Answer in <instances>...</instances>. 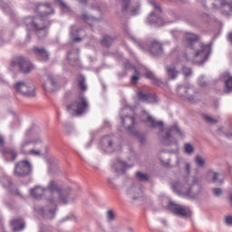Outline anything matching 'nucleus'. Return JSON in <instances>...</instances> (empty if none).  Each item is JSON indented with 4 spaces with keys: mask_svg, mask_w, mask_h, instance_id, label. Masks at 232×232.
Masks as SVG:
<instances>
[{
    "mask_svg": "<svg viewBox=\"0 0 232 232\" xmlns=\"http://www.w3.org/2000/svg\"><path fill=\"white\" fill-rule=\"evenodd\" d=\"M30 195L33 198H36L39 200L46 195L48 206L44 208H35L37 213H40L42 217L44 218H53L55 217V209H57V202H61L62 204H68L70 200L68 197H70V193L66 189H61L59 186H57V181L51 180L47 188H44L41 186H36L34 188L30 189Z\"/></svg>",
    "mask_w": 232,
    "mask_h": 232,
    "instance_id": "f257e3e1",
    "label": "nucleus"
},
{
    "mask_svg": "<svg viewBox=\"0 0 232 232\" xmlns=\"http://www.w3.org/2000/svg\"><path fill=\"white\" fill-rule=\"evenodd\" d=\"M197 41H198V35L191 32L184 33L183 42L187 44L184 57L188 63L204 64L211 53V45L198 43Z\"/></svg>",
    "mask_w": 232,
    "mask_h": 232,
    "instance_id": "f03ea898",
    "label": "nucleus"
},
{
    "mask_svg": "<svg viewBox=\"0 0 232 232\" xmlns=\"http://www.w3.org/2000/svg\"><path fill=\"white\" fill-rule=\"evenodd\" d=\"M140 119L142 122H145V124H150V128L160 129V136L162 137V143L165 144V146H169L175 142L174 137L177 133L179 135H182V131H180V129L177 125L164 130V123L161 121H157L153 117H151V115L146 112V111H142Z\"/></svg>",
    "mask_w": 232,
    "mask_h": 232,
    "instance_id": "7ed1b4c3",
    "label": "nucleus"
},
{
    "mask_svg": "<svg viewBox=\"0 0 232 232\" xmlns=\"http://www.w3.org/2000/svg\"><path fill=\"white\" fill-rule=\"evenodd\" d=\"M191 169V165L186 163L185 171L187 175L184 178V182L180 180H174L170 183V186L178 195H182L183 197H189L191 195V189L193 186L198 184V178L197 176H189V171Z\"/></svg>",
    "mask_w": 232,
    "mask_h": 232,
    "instance_id": "20e7f679",
    "label": "nucleus"
},
{
    "mask_svg": "<svg viewBox=\"0 0 232 232\" xmlns=\"http://www.w3.org/2000/svg\"><path fill=\"white\" fill-rule=\"evenodd\" d=\"M20 153L23 155H33V157H44L48 153V146L41 138L25 140L20 144Z\"/></svg>",
    "mask_w": 232,
    "mask_h": 232,
    "instance_id": "39448f33",
    "label": "nucleus"
},
{
    "mask_svg": "<svg viewBox=\"0 0 232 232\" xmlns=\"http://www.w3.org/2000/svg\"><path fill=\"white\" fill-rule=\"evenodd\" d=\"M43 17L34 18V16L25 17L24 24L25 28L31 32H36L38 37H44L46 35V26L43 25Z\"/></svg>",
    "mask_w": 232,
    "mask_h": 232,
    "instance_id": "423d86ee",
    "label": "nucleus"
},
{
    "mask_svg": "<svg viewBox=\"0 0 232 232\" xmlns=\"http://www.w3.org/2000/svg\"><path fill=\"white\" fill-rule=\"evenodd\" d=\"M88 108H90L88 99L82 94H80L77 100L72 102L67 107V111L72 116L82 115V113H86V111H88Z\"/></svg>",
    "mask_w": 232,
    "mask_h": 232,
    "instance_id": "0eeeda50",
    "label": "nucleus"
},
{
    "mask_svg": "<svg viewBox=\"0 0 232 232\" xmlns=\"http://www.w3.org/2000/svg\"><path fill=\"white\" fill-rule=\"evenodd\" d=\"M178 95L183 99V101H188L191 104H195L198 101V92L193 88V85L186 84L179 85L177 89Z\"/></svg>",
    "mask_w": 232,
    "mask_h": 232,
    "instance_id": "6e6552de",
    "label": "nucleus"
},
{
    "mask_svg": "<svg viewBox=\"0 0 232 232\" xmlns=\"http://www.w3.org/2000/svg\"><path fill=\"white\" fill-rule=\"evenodd\" d=\"M201 3H210L213 10H218L223 15H232V0H203Z\"/></svg>",
    "mask_w": 232,
    "mask_h": 232,
    "instance_id": "1a4fd4ad",
    "label": "nucleus"
},
{
    "mask_svg": "<svg viewBox=\"0 0 232 232\" xmlns=\"http://www.w3.org/2000/svg\"><path fill=\"white\" fill-rule=\"evenodd\" d=\"M16 93L24 97H35V85L30 81H18L14 85Z\"/></svg>",
    "mask_w": 232,
    "mask_h": 232,
    "instance_id": "9d476101",
    "label": "nucleus"
},
{
    "mask_svg": "<svg viewBox=\"0 0 232 232\" xmlns=\"http://www.w3.org/2000/svg\"><path fill=\"white\" fill-rule=\"evenodd\" d=\"M11 68L14 70H20L23 73H30V72H33V70L35 69V66L32 64L30 60L20 56L11 63Z\"/></svg>",
    "mask_w": 232,
    "mask_h": 232,
    "instance_id": "9b49d317",
    "label": "nucleus"
},
{
    "mask_svg": "<svg viewBox=\"0 0 232 232\" xmlns=\"http://www.w3.org/2000/svg\"><path fill=\"white\" fill-rule=\"evenodd\" d=\"M32 173V163L28 160H22L14 167V175L16 177H26Z\"/></svg>",
    "mask_w": 232,
    "mask_h": 232,
    "instance_id": "f8f14e48",
    "label": "nucleus"
},
{
    "mask_svg": "<svg viewBox=\"0 0 232 232\" xmlns=\"http://www.w3.org/2000/svg\"><path fill=\"white\" fill-rule=\"evenodd\" d=\"M131 110V107H125L121 111V121L123 128L126 130H133V124H135V117H130L128 115H124L125 111Z\"/></svg>",
    "mask_w": 232,
    "mask_h": 232,
    "instance_id": "ddd939ff",
    "label": "nucleus"
},
{
    "mask_svg": "<svg viewBox=\"0 0 232 232\" xmlns=\"http://www.w3.org/2000/svg\"><path fill=\"white\" fill-rule=\"evenodd\" d=\"M169 208L174 215H177L178 217H189L190 211L188 208H184L181 205H178L177 203L174 202H169Z\"/></svg>",
    "mask_w": 232,
    "mask_h": 232,
    "instance_id": "4468645a",
    "label": "nucleus"
},
{
    "mask_svg": "<svg viewBox=\"0 0 232 232\" xmlns=\"http://www.w3.org/2000/svg\"><path fill=\"white\" fill-rule=\"evenodd\" d=\"M147 50L152 53V55H162L164 53V50L162 49V44L158 41H151L147 47Z\"/></svg>",
    "mask_w": 232,
    "mask_h": 232,
    "instance_id": "2eb2a0df",
    "label": "nucleus"
},
{
    "mask_svg": "<svg viewBox=\"0 0 232 232\" xmlns=\"http://www.w3.org/2000/svg\"><path fill=\"white\" fill-rule=\"evenodd\" d=\"M173 23V21H170ZM170 22H164L160 16L155 14L154 12L150 13L147 18L148 24H154V26H164V24H169Z\"/></svg>",
    "mask_w": 232,
    "mask_h": 232,
    "instance_id": "dca6fc26",
    "label": "nucleus"
},
{
    "mask_svg": "<svg viewBox=\"0 0 232 232\" xmlns=\"http://www.w3.org/2000/svg\"><path fill=\"white\" fill-rule=\"evenodd\" d=\"M206 178L211 182H218L219 184H222V182H224V179H226V174H224V172H215L213 170H209L207 173Z\"/></svg>",
    "mask_w": 232,
    "mask_h": 232,
    "instance_id": "f3484780",
    "label": "nucleus"
},
{
    "mask_svg": "<svg viewBox=\"0 0 232 232\" xmlns=\"http://www.w3.org/2000/svg\"><path fill=\"white\" fill-rule=\"evenodd\" d=\"M126 194L133 200H137V198H140V197H142L143 191L142 188H140V187L130 185V187H128Z\"/></svg>",
    "mask_w": 232,
    "mask_h": 232,
    "instance_id": "a211bd4d",
    "label": "nucleus"
},
{
    "mask_svg": "<svg viewBox=\"0 0 232 232\" xmlns=\"http://www.w3.org/2000/svg\"><path fill=\"white\" fill-rule=\"evenodd\" d=\"M45 92H55L57 90V80L53 75H48L47 80L44 83Z\"/></svg>",
    "mask_w": 232,
    "mask_h": 232,
    "instance_id": "6ab92c4d",
    "label": "nucleus"
},
{
    "mask_svg": "<svg viewBox=\"0 0 232 232\" xmlns=\"http://www.w3.org/2000/svg\"><path fill=\"white\" fill-rule=\"evenodd\" d=\"M180 68H182V64L178 62L176 65H170L169 67H167V74L169 75V77H170V79H177V76L179 75V73H180V72L179 71L180 70Z\"/></svg>",
    "mask_w": 232,
    "mask_h": 232,
    "instance_id": "aec40b11",
    "label": "nucleus"
},
{
    "mask_svg": "<svg viewBox=\"0 0 232 232\" xmlns=\"http://www.w3.org/2000/svg\"><path fill=\"white\" fill-rule=\"evenodd\" d=\"M70 34H71V39L72 41H73V43H81V40L82 39L81 35H84L86 32H84V30L82 29H79L77 31V28L75 26H72Z\"/></svg>",
    "mask_w": 232,
    "mask_h": 232,
    "instance_id": "412c9836",
    "label": "nucleus"
},
{
    "mask_svg": "<svg viewBox=\"0 0 232 232\" xmlns=\"http://www.w3.org/2000/svg\"><path fill=\"white\" fill-rule=\"evenodd\" d=\"M67 59L69 64H72V66H79V64H81V62L79 61V50L68 53Z\"/></svg>",
    "mask_w": 232,
    "mask_h": 232,
    "instance_id": "4be33fe9",
    "label": "nucleus"
},
{
    "mask_svg": "<svg viewBox=\"0 0 232 232\" xmlns=\"http://www.w3.org/2000/svg\"><path fill=\"white\" fill-rule=\"evenodd\" d=\"M138 97L140 99V101H143V102H148L149 104H153V102H157V96L153 94L139 92Z\"/></svg>",
    "mask_w": 232,
    "mask_h": 232,
    "instance_id": "5701e85b",
    "label": "nucleus"
},
{
    "mask_svg": "<svg viewBox=\"0 0 232 232\" xmlns=\"http://www.w3.org/2000/svg\"><path fill=\"white\" fill-rule=\"evenodd\" d=\"M102 146L106 153L113 152V145L111 143V140H110V137L104 136L102 138Z\"/></svg>",
    "mask_w": 232,
    "mask_h": 232,
    "instance_id": "b1692460",
    "label": "nucleus"
},
{
    "mask_svg": "<svg viewBox=\"0 0 232 232\" xmlns=\"http://www.w3.org/2000/svg\"><path fill=\"white\" fill-rule=\"evenodd\" d=\"M221 81L225 82L226 92H232V75L229 72H225L221 75Z\"/></svg>",
    "mask_w": 232,
    "mask_h": 232,
    "instance_id": "393cba45",
    "label": "nucleus"
},
{
    "mask_svg": "<svg viewBox=\"0 0 232 232\" xmlns=\"http://www.w3.org/2000/svg\"><path fill=\"white\" fill-rule=\"evenodd\" d=\"M33 51L34 52L36 57L40 59V61H48V57H50V54L46 50L43 48L34 47Z\"/></svg>",
    "mask_w": 232,
    "mask_h": 232,
    "instance_id": "a878e982",
    "label": "nucleus"
},
{
    "mask_svg": "<svg viewBox=\"0 0 232 232\" xmlns=\"http://www.w3.org/2000/svg\"><path fill=\"white\" fill-rule=\"evenodd\" d=\"M10 226L14 232L23 231L24 229V221L23 219H14Z\"/></svg>",
    "mask_w": 232,
    "mask_h": 232,
    "instance_id": "bb28decb",
    "label": "nucleus"
},
{
    "mask_svg": "<svg viewBox=\"0 0 232 232\" xmlns=\"http://www.w3.org/2000/svg\"><path fill=\"white\" fill-rule=\"evenodd\" d=\"M125 35L130 39L131 41H133V43L136 44V45L140 48V50H142V52H144L146 50V48L144 47V44H140V42L137 41V38H135V36H133V34H131V32L130 31V29L125 28Z\"/></svg>",
    "mask_w": 232,
    "mask_h": 232,
    "instance_id": "cd10ccee",
    "label": "nucleus"
},
{
    "mask_svg": "<svg viewBox=\"0 0 232 232\" xmlns=\"http://www.w3.org/2000/svg\"><path fill=\"white\" fill-rule=\"evenodd\" d=\"M39 10H41L42 12H44V10H50V12L44 13V17H46V15H50V14H54V12H55L50 4L38 5V6L36 8V12H39Z\"/></svg>",
    "mask_w": 232,
    "mask_h": 232,
    "instance_id": "c85d7f7f",
    "label": "nucleus"
},
{
    "mask_svg": "<svg viewBox=\"0 0 232 232\" xmlns=\"http://www.w3.org/2000/svg\"><path fill=\"white\" fill-rule=\"evenodd\" d=\"M126 168H128V165L124 161H118L116 165H113V169L118 173V175H121L126 171Z\"/></svg>",
    "mask_w": 232,
    "mask_h": 232,
    "instance_id": "c756f323",
    "label": "nucleus"
},
{
    "mask_svg": "<svg viewBox=\"0 0 232 232\" xmlns=\"http://www.w3.org/2000/svg\"><path fill=\"white\" fill-rule=\"evenodd\" d=\"M145 77H147V79H150V81H152V83L156 84V86H162V81L157 78V76H155V73H153V72H147V73L145 74Z\"/></svg>",
    "mask_w": 232,
    "mask_h": 232,
    "instance_id": "7c9ffc66",
    "label": "nucleus"
},
{
    "mask_svg": "<svg viewBox=\"0 0 232 232\" xmlns=\"http://www.w3.org/2000/svg\"><path fill=\"white\" fill-rule=\"evenodd\" d=\"M82 19L87 23V24H90V26H92L93 24L99 23V20L97 18H94L92 16H88V14H83L82 15Z\"/></svg>",
    "mask_w": 232,
    "mask_h": 232,
    "instance_id": "2f4dec72",
    "label": "nucleus"
},
{
    "mask_svg": "<svg viewBox=\"0 0 232 232\" xmlns=\"http://www.w3.org/2000/svg\"><path fill=\"white\" fill-rule=\"evenodd\" d=\"M78 84L81 88L82 92H86V90H88V87L86 86V79L84 78V76L82 75H79L78 76Z\"/></svg>",
    "mask_w": 232,
    "mask_h": 232,
    "instance_id": "473e14b6",
    "label": "nucleus"
},
{
    "mask_svg": "<svg viewBox=\"0 0 232 232\" xmlns=\"http://www.w3.org/2000/svg\"><path fill=\"white\" fill-rule=\"evenodd\" d=\"M113 41H115V37L111 35H106L102 40V44L103 46H111V43H113Z\"/></svg>",
    "mask_w": 232,
    "mask_h": 232,
    "instance_id": "72a5a7b5",
    "label": "nucleus"
},
{
    "mask_svg": "<svg viewBox=\"0 0 232 232\" xmlns=\"http://www.w3.org/2000/svg\"><path fill=\"white\" fill-rule=\"evenodd\" d=\"M184 151L187 153V155H193V153H195V147H193L191 143H185Z\"/></svg>",
    "mask_w": 232,
    "mask_h": 232,
    "instance_id": "f704fd0d",
    "label": "nucleus"
},
{
    "mask_svg": "<svg viewBox=\"0 0 232 232\" xmlns=\"http://www.w3.org/2000/svg\"><path fill=\"white\" fill-rule=\"evenodd\" d=\"M197 166H199V168H204L205 164H206V160H204V158L200 155H197L194 159Z\"/></svg>",
    "mask_w": 232,
    "mask_h": 232,
    "instance_id": "c9c22d12",
    "label": "nucleus"
},
{
    "mask_svg": "<svg viewBox=\"0 0 232 232\" xmlns=\"http://www.w3.org/2000/svg\"><path fill=\"white\" fill-rule=\"evenodd\" d=\"M136 177L138 180H141V181L150 180V176H148V174L144 172H137Z\"/></svg>",
    "mask_w": 232,
    "mask_h": 232,
    "instance_id": "e433bc0d",
    "label": "nucleus"
},
{
    "mask_svg": "<svg viewBox=\"0 0 232 232\" xmlns=\"http://www.w3.org/2000/svg\"><path fill=\"white\" fill-rule=\"evenodd\" d=\"M5 155L6 157H11V160H14L17 158V152H15V150L13 149H8L5 150Z\"/></svg>",
    "mask_w": 232,
    "mask_h": 232,
    "instance_id": "4c0bfd02",
    "label": "nucleus"
},
{
    "mask_svg": "<svg viewBox=\"0 0 232 232\" xmlns=\"http://www.w3.org/2000/svg\"><path fill=\"white\" fill-rule=\"evenodd\" d=\"M203 118L206 121V122H209L210 124H215V123L218 122V119H215L207 114L203 115Z\"/></svg>",
    "mask_w": 232,
    "mask_h": 232,
    "instance_id": "58836bf2",
    "label": "nucleus"
},
{
    "mask_svg": "<svg viewBox=\"0 0 232 232\" xmlns=\"http://www.w3.org/2000/svg\"><path fill=\"white\" fill-rule=\"evenodd\" d=\"M150 5H151L153 6V8H155V10L160 14L162 13V8L160 7V5L159 4H156L155 0H149Z\"/></svg>",
    "mask_w": 232,
    "mask_h": 232,
    "instance_id": "ea45409f",
    "label": "nucleus"
},
{
    "mask_svg": "<svg viewBox=\"0 0 232 232\" xmlns=\"http://www.w3.org/2000/svg\"><path fill=\"white\" fill-rule=\"evenodd\" d=\"M204 79H206V76L204 75L199 76L198 79V83L201 88L208 86V82H204Z\"/></svg>",
    "mask_w": 232,
    "mask_h": 232,
    "instance_id": "a19ab883",
    "label": "nucleus"
},
{
    "mask_svg": "<svg viewBox=\"0 0 232 232\" xmlns=\"http://www.w3.org/2000/svg\"><path fill=\"white\" fill-rule=\"evenodd\" d=\"M107 220L109 222H113V220H115V213H113L112 210L107 211Z\"/></svg>",
    "mask_w": 232,
    "mask_h": 232,
    "instance_id": "79ce46f5",
    "label": "nucleus"
},
{
    "mask_svg": "<svg viewBox=\"0 0 232 232\" xmlns=\"http://www.w3.org/2000/svg\"><path fill=\"white\" fill-rule=\"evenodd\" d=\"M134 135L135 137H138V140H140V142H141V144H144L146 142V136H144V134L135 132Z\"/></svg>",
    "mask_w": 232,
    "mask_h": 232,
    "instance_id": "37998d69",
    "label": "nucleus"
},
{
    "mask_svg": "<svg viewBox=\"0 0 232 232\" xmlns=\"http://www.w3.org/2000/svg\"><path fill=\"white\" fill-rule=\"evenodd\" d=\"M130 3H131L130 0H122V12H128V6H130Z\"/></svg>",
    "mask_w": 232,
    "mask_h": 232,
    "instance_id": "c03bdc74",
    "label": "nucleus"
},
{
    "mask_svg": "<svg viewBox=\"0 0 232 232\" xmlns=\"http://www.w3.org/2000/svg\"><path fill=\"white\" fill-rule=\"evenodd\" d=\"M182 73H183V75H185V77H189V75H191L192 72H191V69L183 66L182 67Z\"/></svg>",
    "mask_w": 232,
    "mask_h": 232,
    "instance_id": "a18cd8bd",
    "label": "nucleus"
},
{
    "mask_svg": "<svg viewBox=\"0 0 232 232\" xmlns=\"http://www.w3.org/2000/svg\"><path fill=\"white\" fill-rule=\"evenodd\" d=\"M170 34L174 39H177V37H180V35H182V33L179 30H172L170 31Z\"/></svg>",
    "mask_w": 232,
    "mask_h": 232,
    "instance_id": "49530a36",
    "label": "nucleus"
},
{
    "mask_svg": "<svg viewBox=\"0 0 232 232\" xmlns=\"http://www.w3.org/2000/svg\"><path fill=\"white\" fill-rule=\"evenodd\" d=\"M225 224H227V226L232 227V215H228L225 218Z\"/></svg>",
    "mask_w": 232,
    "mask_h": 232,
    "instance_id": "de8ad7c7",
    "label": "nucleus"
},
{
    "mask_svg": "<svg viewBox=\"0 0 232 232\" xmlns=\"http://www.w3.org/2000/svg\"><path fill=\"white\" fill-rule=\"evenodd\" d=\"M213 193L216 197H220L222 195V188H213Z\"/></svg>",
    "mask_w": 232,
    "mask_h": 232,
    "instance_id": "09e8293b",
    "label": "nucleus"
},
{
    "mask_svg": "<svg viewBox=\"0 0 232 232\" xmlns=\"http://www.w3.org/2000/svg\"><path fill=\"white\" fill-rule=\"evenodd\" d=\"M139 10H140V7L137 6V7H130V12L132 15H137V14H139Z\"/></svg>",
    "mask_w": 232,
    "mask_h": 232,
    "instance_id": "8fccbe9b",
    "label": "nucleus"
},
{
    "mask_svg": "<svg viewBox=\"0 0 232 232\" xmlns=\"http://www.w3.org/2000/svg\"><path fill=\"white\" fill-rule=\"evenodd\" d=\"M130 82H132V84H137V82H139V77L137 75H133L130 79Z\"/></svg>",
    "mask_w": 232,
    "mask_h": 232,
    "instance_id": "3c124183",
    "label": "nucleus"
},
{
    "mask_svg": "<svg viewBox=\"0 0 232 232\" xmlns=\"http://www.w3.org/2000/svg\"><path fill=\"white\" fill-rule=\"evenodd\" d=\"M57 3L60 5V6H62V8H68V5H66V3H64L63 0H58Z\"/></svg>",
    "mask_w": 232,
    "mask_h": 232,
    "instance_id": "603ef678",
    "label": "nucleus"
},
{
    "mask_svg": "<svg viewBox=\"0 0 232 232\" xmlns=\"http://www.w3.org/2000/svg\"><path fill=\"white\" fill-rule=\"evenodd\" d=\"M0 146H5V138L0 135Z\"/></svg>",
    "mask_w": 232,
    "mask_h": 232,
    "instance_id": "864d4df0",
    "label": "nucleus"
},
{
    "mask_svg": "<svg viewBox=\"0 0 232 232\" xmlns=\"http://www.w3.org/2000/svg\"><path fill=\"white\" fill-rule=\"evenodd\" d=\"M227 40H228L229 43H231V44H232V33L228 34Z\"/></svg>",
    "mask_w": 232,
    "mask_h": 232,
    "instance_id": "5fc2aeb1",
    "label": "nucleus"
},
{
    "mask_svg": "<svg viewBox=\"0 0 232 232\" xmlns=\"http://www.w3.org/2000/svg\"><path fill=\"white\" fill-rule=\"evenodd\" d=\"M218 133L219 135H222V133H224V128L218 129Z\"/></svg>",
    "mask_w": 232,
    "mask_h": 232,
    "instance_id": "6e6d98bb",
    "label": "nucleus"
},
{
    "mask_svg": "<svg viewBox=\"0 0 232 232\" xmlns=\"http://www.w3.org/2000/svg\"><path fill=\"white\" fill-rule=\"evenodd\" d=\"M176 3H184V0H176Z\"/></svg>",
    "mask_w": 232,
    "mask_h": 232,
    "instance_id": "4d7b16f0",
    "label": "nucleus"
},
{
    "mask_svg": "<svg viewBox=\"0 0 232 232\" xmlns=\"http://www.w3.org/2000/svg\"><path fill=\"white\" fill-rule=\"evenodd\" d=\"M88 0H80V3H86Z\"/></svg>",
    "mask_w": 232,
    "mask_h": 232,
    "instance_id": "13d9d810",
    "label": "nucleus"
},
{
    "mask_svg": "<svg viewBox=\"0 0 232 232\" xmlns=\"http://www.w3.org/2000/svg\"><path fill=\"white\" fill-rule=\"evenodd\" d=\"M0 6L3 8V2H0Z\"/></svg>",
    "mask_w": 232,
    "mask_h": 232,
    "instance_id": "bf43d9fd",
    "label": "nucleus"
},
{
    "mask_svg": "<svg viewBox=\"0 0 232 232\" xmlns=\"http://www.w3.org/2000/svg\"><path fill=\"white\" fill-rule=\"evenodd\" d=\"M8 184H9V186L12 184V183L10 182V180H8Z\"/></svg>",
    "mask_w": 232,
    "mask_h": 232,
    "instance_id": "052dcab7",
    "label": "nucleus"
},
{
    "mask_svg": "<svg viewBox=\"0 0 232 232\" xmlns=\"http://www.w3.org/2000/svg\"><path fill=\"white\" fill-rule=\"evenodd\" d=\"M126 68H129L128 64L126 65Z\"/></svg>",
    "mask_w": 232,
    "mask_h": 232,
    "instance_id": "680f3d73",
    "label": "nucleus"
}]
</instances>
